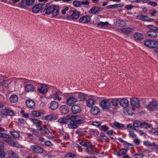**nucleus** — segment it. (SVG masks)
Returning <instances> with one entry per match:
<instances>
[{"mask_svg":"<svg viewBox=\"0 0 158 158\" xmlns=\"http://www.w3.org/2000/svg\"><path fill=\"white\" fill-rule=\"evenodd\" d=\"M45 8L44 11L47 15H51L52 16L55 17L59 14V7L57 5H52Z\"/></svg>","mask_w":158,"mask_h":158,"instance_id":"f257e3e1","label":"nucleus"},{"mask_svg":"<svg viewBox=\"0 0 158 158\" xmlns=\"http://www.w3.org/2000/svg\"><path fill=\"white\" fill-rule=\"evenodd\" d=\"M47 6L46 4H39L35 5L32 8V11L34 13H37L39 12H42L44 11L46 7Z\"/></svg>","mask_w":158,"mask_h":158,"instance_id":"f03ea898","label":"nucleus"},{"mask_svg":"<svg viewBox=\"0 0 158 158\" xmlns=\"http://www.w3.org/2000/svg\"><path fill=\"white\" fill-rule=\"evenodd\" d=\"M0 112L1 116L3 118L6 117L7 115L13 116L15 115L14 111L9 109H2L1 110Z\"/></svg>","mask_w":158,"mask_h":158,"instance_id":"7ed1b4c3","label":"nucleus"},{"mask_svg":"<svg viewBox=\"0 0 158 158\" xmlns=\"http://www.w3.org/2000/svg\"><path fill=\"white\" fill-rule=\"evenodd\" d=\"M35 0H23L19 4V7L24 8L26 5L28 6H31L35 3Z\"/></svg>","mask_w":158,"mask_h":158,"instance_id":"20e7f679","label":"nucleus"},{"mask_svg":"<svg viewBox=\"0 0 158 158\" xmlns=\"http://www.w3.org/2000/svg\"><path fill=\"white\" fill-rule=\"evenodd\" d=\"M101 105L104 109H108L111 107L110 100L106 99H103L101 102Z\"/></svg>","mask_w":158,"mask_h":158,"instance_id":"39448f33","label":"nucleus"},{"mask_svg":"<svg viewBox=\"0 0 158 158\" xmlns=\"http://www.w3.org/2000/svg\"><path fill=\"white\" fill-rule=\"evenodd\" d=\"M48 89V85L41 84L40 86L38 87L37 90L39 93L44 94L47 92Z\"/></svg>","mask_w":158,"mask_h":158,"instance_id":"423d86ee","label":"nucleus"},{"mask_svg":"<svg viewBox=\"0 0 158 158\" xmlns=\"http://www.w3.org/2000/svg\"><path fill=\"white\" fill-rule=\"evenodd\" d=\"M30 148L34 152L39 154L42 153L44 151V150L42 148L37 145H31Z\"/></svg>","mask_w":158,"mask_h":158,"instance_id":"0eeeda50","label":"nucleus"},{"mask_svg":"<svg viewBox=\"0 0 158 158\" xmlns=\"http://www.w3.org/2000/svg\"><path fill=\"white\" fill-rule=\"evenodd\" d=\"M73 121L77 125L78 124L84 123L85 121V119L83 117L79 115L74 116Z\"/></svg>","mask_w":158,"mask_h":158,"instance_id":"6e6552de","label":"nucleus"},{"mask_svg":"<svg viewBox=\"0 0 158 158\" xmlns=\"http://www.w3.org/2000/svg\"><path fill=\"white\" fill-rule=\"evenodd\" d=\"M90 17L89 15H84L79 19V22L83 23H88L90 20Z\"/></svg>","mask_w":158,"mask_h":158,"instance_id":"1a4fd4ad","label":"nucleus"},{"mask_svg":"<svg viewBox=\"0 0 158 158\" xmlns=\"http://www.w3.org/2000/svg\"><path fill=\"white\" fill-rule=\"evenodd\" d=\"M80 15V13L78 11L73 10L72 14L68 17L69 19L75 20L77 19Z\"/></svg>","mask_w":158,"mask_h":158,"instance_id":"9d476101","label":"nucleus"},{"mask_svg":"<svg viewBox=\"0 0 158 158\" xmlns=\"http://www.w3.org/2000/svg\"><path fill=\"white\" fill-rule=\"evenodd\" d=\"M144 44L146 46L154 48L156 45V42L153 40H148L145 42Z\"/></svg>","mask_w":158,"mask_h":158,"instance_id":"9b49d317","label":"nucleus"},{"mask_svg":"<svg viewBox=\"0 0 158 158\" xmlns=\"http://www.w3.org/2000/svg\"><path fill=\"white\" fill-rule=\"evenodd\" d=\"M77 101V99L76 97H70L67 99L66 103L67 105L70 106Z\"/></svg>","mask_w":158,"mask_h":158,"instance_id":"f8f14e48","label":"nucleus"},{"mask_svg":"<svg viewBox=\"0 0 158 158\" xmlns=\"http://www.w3.org/2000/svg\"><path fill=\"white\" fill-rule=\"evenodd\" d=\"M146 146L154 147V149L158 150V145L155 144L154 142H151L148 141H145L143 143Z\"/></svg>","mask_w":158,"mask_h":158,"instance_id":"ddd939ff","label":"nucleus"},{"mask_svg":"<svg viewBox=\"0 0 158 158\" xmlns=\"http://www.w3.org/2000/svg\"><path fill=\"white\" fill-rule=\"evenodd\" d=\"M71 110L72 113L74 114L79 113L81 111V107L77 105H74L72 106Z\"/></svg>","mask_w":158,"mask_h":158,"instance_id":"4468645a","label":"nucleus"},{"mask_svg":"<svg viewBox=\"0 0 158 158\" xmlns=\"http://www.w3.org/2000/svg\"><path fill=\"white\" fill-rule=\"evenodd\" d=\"M131 103L132 106L138 107L139 106V101L137 98H134L131 100Z\"/></svg>","mask_w":158,"mask_h":158,"instance_id":"2eb2a0df","label":"nucleus"},{"mask_svg":"<svg viewBox=\"0 0 158 158\" xmlns=\"http://www.w3.org/2000/svg\"><path fill=\"white\" fill-rule=\"evenodd\" d=\"M134 38L136 41H139L143 39V35L141 33L136 32L133 35Z\"/></svg>","mask_w":158,"mask_h":158,"instance_id":"dca6fc26","label":"nucleus"},{"mask_svg":"<svg viewBox=\"0 0 158 158\" xmlns=\"http://www.w3.org/2000/svg\"><path fill=\"white\" fill-rule=\"evenodd\" d=\"M119 103L121 106L124 108L127 107L129 104L128 101L125 98L121 99L119 101Z\"/></svg>","mask_w":158,"mask_h":158,"instance_id":"f3484780","label":"nucleus"},{"mask_svg":"<svg viewBox=\"0 0 158 158\" xmlns=\"http://www.w3.org/2000/svg\"><path fill=\"white\" fill-rule=\"evenodd\" d=\"M60 110L61 113L64 114L67 113L69 111L68 107L66 105H62L60 107Z\"/></svg>","mask_w":158,"mask_h":158,"instance_id":"a211bd4d","label":"nucleus"},{"mask_svg":"<svg viewBox=\"0 0 158 158\" xmlns=\"http://www.w3.org/2000/svg\"><path fill=\"white\" fill-rule=\"evenodd\" d=\"M59 106L58 103L55 101H52L50 103L49 108L53 110L57 109Z\"/></svg>","mask_w":158,"mask_h":158,"instance_id":"6ab92c4d","label":"nucleus"},{"mask_svg":"<svg viewBox=\"0 0 158 158\" xmlns=\"http://www.w3.org/2000/svg\"><path fill=\"white\" fill-rule=\"evenodd\" d=\"M24 140L28 142H32L33 141V137L32 135L28 133L25 134L23 135Z\"/></svg>","mask_w":158,"mask_h":158,"instance_id":"aec40b11","label":"nucleus"},{"mask_svg":"<svg viewBox=\"0 0 158 158\" xmlns=\"http://www.w3.org/2000/svg\"><path fill=\"white\" fill-rule=\"evenodd\" d=\"M24 88L25 91L27 92L33 91L34 89L33 85L31 84L26 85Z\"/></svg>","mask_w":158,"mask_h":158,"instance_id":"412c9836","label":"nucleus"},{"mask_svg":"<svg viewBox=\"0 0 158 158\" xmlns=\"http://www.w3.org/2000/svg\"><path fill=\"white\" fill-rule=\"evenodd\" d=\"M136 17L137 19L143 21H151V20H149V18L148 16L146 15H139L136 16Z\"/></svg>","mask_w":158,"mask_h":158,"instance_id":"4be33fe9","label":"nucleus"},{"mask_svg":"<svg viewBox=\"0 0 158 158\" xmlns=\"http://www.w3.org/2000/svg\"><path fill=\"white\" fill-rule=\"evenodd\" d=\"M148 109L150 110L156 109V102L154 101L151 102L148 105Z\"/></svg>","mask_w":158,"mask_h":158,"instance_id":"5701e85b","label":"nucleus"},{"mask_svg":"<svg viewBox=\"0 0 158 158\" xmlns=\"http://www.w3.org/2000/svg\"><path fill=\"white\" fill-rule=\"evenodd\" d=\"M26 106L30 108H33L35 105V102L31 100H27L26 102Z\"/></svg>","mask_w":158,"mask_h":158,"instance_id":"b1692460","label":"nucleus"},{"mask_svg":"<svg viewBox=\"0 0 158 158\" xmlns=\"http://www.w3.org/2000/svg\"><path fill=\"white\" fill-rule=\"evenodd\" d=\"M62 93L61 92L59 91L54 92L53 94L54 96V99L55 100L57 99L59 101L60 100H61V98L60 96L62 95Z\"/></svg>","mask_w":158,"mask_h":158,"instance_id":"393cba45","label":"nucleus"},{"mask_svg":"<svg viewBox=\"0 0 158 158\" xmlns=\"http://www.w3.org/2000/svg\"><path fill=\"white\" fill-rule=\"evenodd\" d=\"M147 34L149 37L152 38L156 37L157 35L156 32L152 30L148 31L147 32Z\"/></svg>","mask_w":158,"mask_h":158,"instance_id":"a878e982","label":"nucleus"},{"mask_svg":"<svg viewBox=\"0 0 158 158\" xmlns=\"http://www.w3.org/2000/svg\"><path fill=\"white\" fill-rule=\"evenodd\" d=\"M69 124L68 125V127L70 129H75L77 128L78 126V125H77V124L74 121Z\"/></svg>","mask_w":158,"mask_h":158,"instance_id":"bb28decb","label":"nucleus"},{"mask_svg":"<svg viewBox=\"0 0 158 158\" xmlns=\"http://www.w3.org/2000/svg\"><path fill=\"white\" fill-rule=\"evenodd\" d=\"M31 113L33 115L36 117H40L44 115L43 112L38 110L33 111L31 112Z\"/></svg>","mask_w":158,"mask_h":158,"instance_id":"cd10ccee","label":"nucleus"},{"mask_svg":"<svg viewBox=\"0 0 158 158\" xmlns=\"http://www.w3.org/2000/svg\"><path fill=\"white\" fill-rule=\"evenodd\" d=\"M95 101L92 99H88L86 101V104L87 106L91 107L94 104Z\"/></svg>","mask_w":158,"mask_h":158,"instance_id":"c85d7f7f","label":"nucleus"},{"mask_svg":"<svg viewBox=\"0 0 158 158\" xmlns=\"http://www.w3.org/2000/svg\"><path fill=\"white\" fill-rule=\"evenodd\" d=\"M100 8L97 6H94L91 8L89 11L91 14H95L100 11Z\"/></svg>","mask_w":158,"mask_h":158,"instance_id":"c756f323","label":"nucleus"},{"mask_svg":"<svg viewBox=\"0 0 158 158\" xmlns=\"http://www.w3.org/2000/svg\"><path fill=\"white\" fill-rule=\"evenodd\" d=\"M18 97L15 94L11 95L10 98V100L11 102L15 103L18 101Z\"/></svg>","mask_w":158,"mask_h":158,"instance_id":"7c9ffc66","label":"nucleus"},{"mask_svg":"<svg viewBox=\"0 0 158 158\" xmlns=\"http://www.w3.org/2000/svg\"><path fill=\"white\" fill-rule=\"evenodd\" d=\"M115 24L117 26L121 27L124 26L126 25V23L124 21L119 19L116 20Z\"/></svg>","mask_w":158,"mask_h":158,"instance_id":"2f4dec72","label":"nucleus"},{"mask_svg":"<svg viewBox=\"0 0 158 158\" xmlns=\"http://www.w3.org/2000/svg\"><path fill=\"white\" fill-rule=\"evenodd\" d=\"M91 112L92 114L95 115L99 112V110L98 108L97 107H94L91 108Z\"/></svg>","mask_w":158,"mask_h":158,"instance_id":"473e14b6","label":"nucleus"},{"mask_svg":"<svg viewBox=\"0 0 158 158\" xmlns=\"http://www.w3.org/2000/svg\"><path fill=\"white\" fill-rule=\"evenodd\" d=\"M3 145H0V158H3L5 156V153L3 151Z\"/></svg>","mask_w":158,"mask_h":158,"instance_id":"72a5a7b5","label":"nucleus"},{"mask_svg":"<svg viewBox=\"0 0 158 158\" xmlns=\"http://www.w3.org/2000/svg\"><path fill=\"white\" fill-rule=\"evenodd\" d=\"M152 127V125L146 123H141V128L148 129Z\"/></svg>","mask_w":158,"mask_h":158,"instance_id":"f704fd0d","label":"nucleus"},{"mask_svg":"<svg viewBox=\"0 0 158 158\" xmlns=\"http://www.w3.org/2000/svg\"><path fill=\"white\" fill-rule=\"evenodd\" d=\"M132 31V29L129 28H124L122 29V32L125 34H129Z\"/></svg>","mask_w":158,"mask_h":158,"instance_id":"c9c22d12","label":"nucleus"},{"mask_svg":"<svg viewBox=\"0 0 158 158\" xmlns=\"http://www.w3.org/2000/svg\"><path fill=\"white\" fill-rule=\"evenodd\" d=\"M127 152V151L125 149H122L120 150L119 152L117 153L116 155L118 156H121L124 155Z\"/></svg>","mask_w":158,"mask_h":158,"instance_id":"e433bc0d","label":"nucleus"},{"mask_svg":"<svg viewBox=\"0 0 158 158\" xmlns=\"http://www.w3.org/2000/svg\"><path fill=\"white\" fill-rule=\"evenodd\" d=\"M30 120L34 123L35 124H41L42 123V121L39 120L38 119L35 118H30Z\"/></svg>","mask_w":158,"mask_h":158,"instance_id":"4c0bfd02","label":"nucleus"},{"mask_svg":"<svg viewBox=\"0 0 158 158\" xmlns=\"http://www.w3.org/2000/svg\"><path fill=\"white\" fill-rule=\"evenodd\" d=\"M8 154L10 156H12V157L14 158H20L19 156L17 154L12 151H9L8 152Z\"/></svg>","mask_w":158,"mask_h":158,"instance_id":"58836bf2","label":"nucleus"},{"mask_svg":"<svg viewBox=\"0 0 158 158\" xmlns=\"http://www.w3.org/2000/svg\"><path fill=\"white\" fill-rule=\"evenodd\" d=\"M119 101L117 100H115L113 101H110L111 102V106H117L119 103Z\"/></svg>","mask_w":158,"mask_h":158,"instance_id":"ea45409f","label":"nucleus"},{"mask_svg":"<svg viewBox=\"0 0 158 158\" xmlns=\"http://www.w3.org/2000/svg\"><path fill=\"white\" fill-rule=\"evenodd\" d=\"M114 125L119 129H121L123 127V124L115 122L114 123Z\"/></svg>","mask_w":158,"mask_h":158,"instance_id":"a19ab883","label":"nucleus"},{"mask_svg":"<svg viewBox=\"0 0 158 158\" xmlns=\"http://www.w3.org/2000/svg\"><path fill=\"white\" fill-rule=\"evenodd\" d=\"M73 5L75 7H79L81 6V4L80 1H76L73 2Z\"/></svg>","mask_w":158,"mask_h":158,"instance_id":"79ce46f5","label":"nucleus"},{"mask_svg":"<svg viewBox=\"0 0 158 158\" xmlns=\"http://www.w3.org/2000/svg\"><path fill=\"white\" fill-rule=\"evenodd\" d=\"M78 97L80 99V100L82 101H83L85 99V95L83 93H78Z\"/></svg>","mask_w":158,"mask_h":158,"instance_id":"37998d69","label":"nucleus"},{"mask_svg":"<svg viewBox=\"0 0 158 158\" xmlns=\"http://www.w3.org/2000/svg\"><path fill=\"white\" fill-rule=\"evenodd\" d=\"M74 116H70L68 115L64 117L68 123V120H71V121H73Z\"/></svg>","mask_w":158,"mask_h":158,"instance_id":"c03bdc74","label":"nucleus"},{"mask_svg":"<svg viewBox=\"0 0 158 158\" xmlns=\"http://www.w3.org/2000/svg\"><path fill=\"white\" fill-rule=\"evenodd\" d=\"M141 123L140 121H136L133 123V125L134 127H141Z\"/></svg>","mask_w":158,"mask_h":158,"instance_id":"a18cd8bd","label":"nucleus"},{"mask_svg":"<svg viewBox=\"0 0 158 158\" xmlns=\"http://www.w3.org/2000/svg\"><path fill=\"white\" fill-rule=\"evenodd\" d=\"M58 122L59 123H62L63 124H66L68 123L64 118H59L58 120Z\"/></svg>","mask_w":158,"mask_h":158,"instance_id":"49530a36","label":"nucleus"},{"mask_svg":"<svg viewBox=\"0 0 158 158\" xmlns=\"http://www.w3.org/2000/svg\"><path fill=\"white\" fill-rule=\"evenodd\" d=\"M148 4L153 6L155 7L157 5V3L155 2L150 1L148 2Z\"/></svg>","mask_w":158,"mask_h":158,"instance_id":"de8ad7c7","label":"nucleus"},{"mask_svg":"<svg viewBox=\"0 0 158 158\" xmlns=\"http://www.w3.org/2000/svg\"><path fill=\"white\" fill-rule=\"evenodd\" d=\"M11 146H14L17 148H21L22 146L19 144L18 143L13 141Z\"/></svg>","mask_w":158,"mask_h":158,"instance_id":"09e8293b","label":"nucleus"},{"mask_svg":"<svg viewBox=\"0 0 158 158\" xmlns=\"http://www.w3.org/2000/svg\"><path fill=\"white\" fill-rule=\"evenodd\" d=\"M11 146H14L17 148H21L22 146L19 144L18 143L13 141Z\"/></svg>","mask_w":158,"mask_h":158,"instance_id":"8fccbe9b","label":"nucleus"},{"mask_svg":"<svg viewBox=\"0 0 158 158\" xmlns=\"http://www.w3.org/2000/svg\"><path fill=\"white\" fill-rule=\"evenodd\" d=\"M20 113L22 114L23 116L24 117L26 118H28L29 117L28 114V113H25L23 110H22Z\"/></svg>","mask_w":158,"mask_h":158,"instance_id":"3c124183","label":"nucleus"},{"mask_svg":"<svg viewBox=\"0 0 158 158\" xmlns=\"http://www.w3.org/2000/svg\"><path fill=\"white\" fill-rule=\"evenodd\" d=\"M133 126L131 124H128L127 127V130L129 131V132H130L132 130Z\"/></svg>","mask_w":158,"mask_h":158,"instance_id":"603ef678","label":"nucleus"},{"mask_svg":"<svg viewBox=\"0 0 158 158\" xmlns=\"http://www.w3.org/2000/svg\"><path fill=\"white\" fill-rule=\"evenodd\" d=\"M4 77L2 75L0 76V85H2L4 84Z\"/></svg>","mask_w":158,"mask_h":158,"instance_id":"864d4df0","label":"nucleus"},{"mask_svg":"<svg viewBox=\"0 0 158 158\" xmlns=\"http://www.w3.org/2000/svg\"><path fill=\"white\" fill-rule=\"evenodd\" d=\"M12 135L15 138H18L19 137V133L16 131L12 132Z\"/></svg>","mask_w":158,"mask_h":158,"instance_id":"5fc2aeb1","label":"nucleus"},{"mask_svg":"<svg viewBox=\"0 0 158 158\" xmlns=\"http://www.w3.org/2000/svg\"><path fill=\"white\" fill-rule=\"evenodd\" d=\"M31 131L32 133V134L33 135L37 136H39V133L37 131L36 129H32L31 130Z\"/></svg>","mask_w":158,"mask_h":158,"instance_id":"6e6d98bb","label":"nucleus"},{"mask_svg":"<svg viewBox=\"0 0 158 158\" xmlns=\"http://www.w3.org/2000/svg\"><path fill=\"white\" fill-rule=\"evenodd\" d=\"M134 142L136 145H139L140 143V140L138 138L135 139L133 141Z\"/></svg>","mask_w":158,"mask_h":158,"instance_id":"4d7b16f0","label":"nucleus"},{"mask_svg":"<svg viewBox=\"0 0 158 158\" xmlns=\"http://www.w3.org/2000/svg\"><path fill=\"white\" fill-rule=\"evenodd\" d=\"M129 135L130 137L135 138L136 136V135L135 134L134 132H132L131 131L130 132H129Z\"/></svg>","mask_w":158,"mask_h":158,"instance_id":"13d9d810","label":"nucleus"},{"mask_svg":"<svg viewBox=\"0 0 158 158\" xmlns=\"http://www.w3.org/2000/svg\"><path fill=\"white\" fill-rule=\"evenodd\" d=\"M108 23L107 22H100L98 23V25H101L102 26H105V25H107Z\"/></svg>","mask_w":158,"mask_h":158,"instance_id":"bf43d9fd","label":"nucleus"},{"mask_svg":"<svg viewBox=\"0 0 158 158\" xmlns=\"http://www.w3.org/2000/svg\"><path fill=\"white\" fill-rule=\"evenodd\" d=\"M65 156L66 157L73 158L75 156V155H74V154L72 153H70L66 154L65 155Z\"/></svg>","mask_w":158,"mask_h":158,"instance_id":"052dcab7","label":"nucleus"},{"mask_svg":"<svg viewBox=\"0 0 158 158\" xmlns=\"http://www.w3.org/2000/svg\"><path fill=\"white\" fill-rule=\"evenodd\" d=\"M118 140L121 143H126V146H132V145L130 144V143H127V142L125 141H124L122 139L120 138L118 139Z\"/></svg>","mask_w":158,"mask_h":158,"instance_id":"680f3d73","label":"nucleus"},{"mask_svg":"<svg viewBox=\"0 0 158 158\" xmlns=\"http://www.w3.org/2000/svg\"><path fill=\"white\" fill-rule=\"evenodd\" d=\"M101 129L102 130L106 131L108 129V127L106 125H103L101 127Z\"/></svg>","mask_w":158,"mask_h":158,"instance_id":"e2e57ef3","label":"nucleus"},{"mask_svg":"<svg viewBox=\"0 0 158 158\" xmlns=\"http://www.w3.org/2000/svg\"><path fill=\"white\" fill-rule=\"evenodd\" d=\"M117 5H118L117 4L109 5L107 6V8L108 9H113L117 7Z\"/></svg>","mask_w":158,"mask_h":158,"instance_id":"0e129e2a","label":"nucleus"},{"mask_svg":"<svg viewBox=\"0 0 158 158\" xmlns=\"http://www.w3.org/2000/svg\"><path fill=\"white\" fill-rule=\"evenodd\" d=\"M133 8V7L131 5H129L125 6V8L128 10H131Z\"/></svg>","mask_w":158,"mask_h":158,"instance_id":"69168bd1","label":"nucleus"},{"mask_svg":"<svg viewBox=\"0 0 158 158\" xmlns=\"http://www.w3.org/2000/svg\"><path fill=\"white\" fill-rule=\"evenodd\" d=\"M81 5H89V2L87 1H82L81 2Z\"/></svg>","mask_w":158,"mask_h":158,"instance_id":"338daca9","label":"nucleus"},{"mask_svg":"<svg viewBox=\"0 0 158 158\" xmlns=\"http://www.w3.org/2000/svg\"><path fill=\"white\" fill-rule=\"evenodd\" d=\"M45 119L47 120H52L51 114L47 115L44 117Z\"/></svg>","mask_w":158,"mask_h":158,"instance_id":"774afa93","label":"nucleus"}]
</instances>
